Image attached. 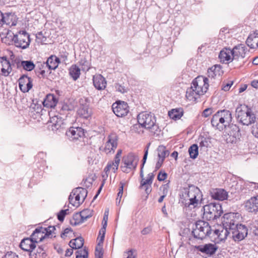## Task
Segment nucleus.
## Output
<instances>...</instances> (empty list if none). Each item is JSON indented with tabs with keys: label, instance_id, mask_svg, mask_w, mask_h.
<instances>
[{
	"label": "nucleus",
	"instance_id": "f257e3e1",
	"mask_svg": "<svg viewBox=\"0 0 258 258\" xmlns=\"http://www.w3.org/2000/svg\"><path fill=\"white\" fill-rule=\"evenodd\" d=\"M202 200V194L200 189L190 185L183 189L180 201L184 207L192 209L197 207Z\"/></svg>",
	"mask_w": 258,
	"mask_h": 258
},
{
	"label": "nucleus",
	"instance_id": "f03ea898",
	"mask_svg": "<svg viewBox=\"0 0 258 258\" xmlns=\"http://www.w3.org/2000/svg\"><path fill=\"white\" fill-rule=\"evenodd\" d=\"M209 86V80L207 78L198 76L192 81L191 87L186 90L187 99L189 101H195L200 96L207 92Z\"/></svg>",
	"mask_w": 258,
	"mask_h": 258
},
{
	"label": "nucleus",
	"instance_id": "7ed1b4c3",
	"mask_svg": "<svg viewBox=\"0 0 258 258\" xmlns=\"http://www.w3.org/2000/svg\"><path fill=\"white\" fill-rule=\"evenodd\" d=\"M228 215H225L224 220L222 222V226L214 230L213 236H214V239L217 243L225 241L228 236L231 237V230L234 227L233 225V218L228 217Z\"/></svg>",
	"mask_w": 258,
	"mask_h": 258
},
{
	"label": "nucleus",
	"instance_id": "20e7f679",
	"mask_svg": "<svg viewBox=\"0 0 258 258\" xmlns=\"http://www.w3.org/2000/svg\"><path fill=\"white\" fill-rule=\"evenodd\" d=\"M138 122L142 127L150 130L154 135H158L160 130L156 123L155 115L147 111L142 112L138 115Z\"/></svg>",
	"mask_w": 258,
	"mask_h": 258
},
{
	"label": "nucleus",
	"instance_id": "39448f33",
	"mask_svg": "<svg viewBox=\"0 0 258 258\" xmlns=\"http://www.w3.org/2000/svg\"><path fill=\"white\" fill-rule=\"evenodd\" d=\"M232 115L230 111L223 110L218 111L212 117L211 124L219 131L227 129L232 121Z\"/></svg>",
	"mask_w": 258,
	"mask_h": 258
},
{
	"label": "nucleus",
	"instance_id": "423d86ee",
	"mask_svg": "<svg viewBox=\"0 0 258 258\" xmlns=\"http://www.w3.org/2000/svg\"><path fill=\"white\" fill-rule=\"evenodd\" d=\"M236 117L238 121L244 125L254 123L256 120L255 114L252 110L245 105H239L236 109Z\"/></svg>",
	"mask_w": 258,
	"mask_h": 258
},
{
	"label": "nucleus",
	"instance_id": "0eeeda50",
	"mask_svg": "<svg viewBox=\"0 0 258 258\" xmlns=\"http://www.w3.org/2000/svg\"><path fill=\"white\" fill-rule=\"evenodd\" d=\"M192 233L194 237L203 239L206 237H212L211 226L209 223L204 221H198L196 222L195 227L193 229Z\"/></svg>",
	"mask_w": 258,
	"mask_h": 258
},
{
	"label": "nucleus",
	"instance_id": "6e6552de",
	"mask_svg": "<svg viewBox=\"0 0 258 258\" xmlns=\"http://www.w3.org/2000/svg\"><path fill=\"white\" fill-rule=\"evenodd\" d=\"M204 215L208 220H214L223 214L221 205L219 203H211L203 207Z\"/></svg>",
	"mask_w": 258,
	"mask_h": 258
},
{
	"label": "nucleus",
	"instance_id": "1a4fd4ad",
	"mask_svg": "<svg viewBox=\"0 0 258 258\" xmlns=\"http://www.w3.org/2000/svg\"><path fill=\"white\" fill-rule=\"evenodd\" d=\"M139 160V158L138 155L133 153H130L124 156L122 160V165L120 166L122 172L127 173L135 170Z\"/></svg>",
	"mask_w": 258,
	"mask_h": 258
},
{
	"label": "nucleus",
	"instance_id": "9d476101",
	"mask_svg": "<svg viewBox=\"0 0 258 258\" xmlns=\"http://www.w3.org/2000/svg\"><path fill=\"white\" fill-rule=\"evenodd\" d=\"M233 225L234 227H232L233 229L231 230V237L235 241H240L244 239L248 234L247 227L243 224H237L234 218Z\"/></svg>",
	"mask_w": 258,
	"mask_h": 258
},
{
	"label": "nucleus",
	"instance_id": "9b49d317",
	"mask_svg": "<svg viewBox=\"0 0 258 258\" xmlns=\"http://www.w3.org/2000/svg\"><path fill=\"white\" fill-rule=\"evenodd\" d=\"M30 39L29 34L25 30H22L15 34L14 45L17 47L26 49L30 45Z\"/></svg>",
	"mask_w": 258,
	"mask_h": 258
},
{
	"label": "nucleus",
	"instance_id": "f8f14e48",
	"mask_svg": "<svg viewBox=\"0 0 258 258\" xmlns=\"http://www.w3.org/2000/svg\"><path fill=\"white\" fill-rule=\"evenodd\" d=\"M114 113L118 117L126 115L129 112L128 104L124 101H116L112 106Z\"/></svg>",
	"mask_w": 258,
	"mask_h": 258
},
{
	"label": "nucleus",
	"instance_id": "ddd939ff",
	"mask_svg": "<svg viewBox=\"0 0 258 258\" xmlns=\"http://www.w3.org/2000/svg\"><path fill=\"white\" fill-rule=\"evenodd\" d=\"M143 168V166H142L140 171V177L142 180L141 181L140 187V188L145 189L146 193L149 195L152 190L151 184L152 183L154 175L153 173H150L148 174L147 178L145 179Z\"/></svg>",
	"mask_w": 258,
	"mask_h": 258
},
{
	"label": "nucleus",
	"instance_id": "4468645a",
	"mask_svg": "<svg viewBox=\"0 0 258 258\" xmlns=\"http://www.w3.org/2000/svg\"><path fill=\"white\" fill-rule=\"evenodd\" d=\"M118 137L115 133L110 134L107 137L104 151L106 153L114 151L117 146Z\"/></svg>",
	"mask_w": 258,
	"mask_h": 258
},
{
	"label": "nucleus",
	"instance_id": "2eb2a0df",
	"mask_svg": "<svg viewBox=\"0 0 258 258\" xmlns=\"http://www.w3.org/2000/svg\"><path fill=\"white\" fill-rule=\"evenodd\" d=\"M19 86L22 92H28L32 88V80L27 76L23 75L19 79Z\"/></svg>",
	"mask_w": 258,
	"mask_h": 258
},
{
	"label": "nucleus",
	"instance_id": "dca6fc26",
	"mask_svg": "<svg viewBox=\"0 0 258 258\" xmlns=\"http://www.w3.org/2000/svg\"><path fill=\"white\" fill-rule=\"evenodd\" d=\"M196 248L198 251L210 256L215 253L218 247L215 244L207 243L196 246Z\"/></svg>",
	"mask_w": 258,
	"mask_h": 258
},
{
	"label": "nucleus",
	"instance_id": "f3484780",
	"mask_svg": "<svg viewBox=\"0 0 258 258\" xmlns=\"http://www.w3.org/2000/svg\"><path fill=\"white\" fill-rule=\"evenodd\" d=\"M233 58L238 60L240 58H243L246 53L248 52L247 47L242 44L235 46L232 49Z\"/></svg>",
	"mask_w": 258,
	"mask_h": 258
},
{
	"label": "nucleus",
	"instance_id": "a211bd4d",
	"mask_svg": "<svg viewBox=\"0 0 258 258\" xmlns=\"http://www.w3.org/2000/svg\"><path fill=\"white\" fill-rule=\"evenodd\" d=\"M122 153L121 150H118L116 154L115 155L114 161L112 162L108 163L107 166L105 168L104 171L106 173L107 176V172L110 170L115 173L118 169V167L120 161V156Z\"/></svg>",
	"mask_w": 258,
	"mask_h": 258
},
{
	"label": "nucleus",
	"instance_id": "6ab92c4d",
	"mask_svg": "<svg viewBox=\"0 0 258 258\" xmlns=\"http://www.w3.org/2000/svg\"><path fill=\"white\" fill-rule=\"evenodd\" d=\"M66 136L72 140L78 139L84 135V130L82 127H71L66 132Z\"/></svg>",
	"mask_w": 258,
	"mask_h": 258
},
{
	"label": "nucleus",
	"instance_id": "aec40b11",
	"mask_svg": "<svg viewBox=\"0 0 258 258\" xmlns=\"http://www.w3.org/2000/svg\"><path fill=\"white\" fill-rule=\"evenodd\" d=\"M246 211L251 213L258 211V196L251 198L244 203Z\"/></svg>",
	"mask_w": 258,
	"mask_h": 258
},
{
	"label": "nucleus",
	"instance_id": "412c9836",
	"mask_svg": "<svg viewBox=\"0 0 258 258\" xmlns=\"http://www.w3.org/2000/svg\"><path fill=\"white\" fill-rule=\"evenodd\" d=\"M233 57V53L232 49L230 48H225L222 49L219 54V58L220 61L225 63H229L234 59Z\"/></svg>",
	"mask_w": 258,
	"mask_h": 258
},
{
	"label": "nucleus",
	"instance_id": "4be33fe9",
	"mask_svg": "<svg viewBox=\"0 0 258 258\" xmlns=\"http://www.w3.org/2000/svg\"><path fill=\"white\" fill-rule=\"evenodd\" d=\"M258 188V183L253 182L244 181L239 180L236 184V189L238 192L242 191L245 188L249 190H253V188Z\"/></svg>",
	"mask_w": 258,
	"mask_h": 258
},
{
	"label": "nucleus",
	"instance_id": "5701e85b",
	"mask_svg": "<svg viewBox=\"0 0 258 258\" xmlns=\"http://www.w3.org/2000/svg\"><path fill=\"white\" fill-rule=\"evenodd\" d=\"M210 194L213 199L219 201L226 200L228 197L227 191L222 188L212 189L210 190Z\"/></svg>",
	"mask_w": 258,
	"mask_h": 258
},
{
	"label": "nucleus",
	"instance_id": "b1692460",
	"mask_svg": "<svg viewBox=\"0 0 258 258\" xmlns=\"http://www.w3.org/2000/svg\"><path fill=\"white\" fill-rule=\"evenodd\" d=\"M93 85L99 90H104L106 88L105 79L100 74H96L93 78Z\"/></svg>",
	"mask_w": 258,
	"mask_h": 258
},
{
	"label": "nucleus",
	"instance_id": "393cba45",
	"mask_svg": "<svg viewBox=\"0 0 258 258\" xmlns=\"http://www.w3.org/2000/svg\"><path fill=\"white\" fill-rule=\"evenodd\" d=\"M20 247L25 251L30 252L31 250H33L36 247V243L31 238H24L22 240L20 244Z\"/></svg>",
	"mask_w": 258,
	"mask_h": 258
},
{
	"label": "nucleus",
	"instance_id": "a878e982",
	"mask_svg": "<svg viewBox=\"0 0 258 258\" xmlns=\"http://www.w3.org/2000/svg\"><path fill=\"white\" fill-rule=\"evenodd\" d=\"M2 41L8 45L15 44V34L11 31L8 30L6 32L0 34Z\"/></svg>",
	"mask_w": 258,
	"mask_h": 258
},
{
	"label": "nucleus",
	"instance_id": "bb28decb",
	"mask_svg": "<svg viewBox=\"0 0 258 258\" xmlns=\"http://www.w3.org/2000/svg\"><path fill=\"white\" fill-rule=\"evenodd\" d=\"M44 230H45L43 227H39L36 228L31 235V238L35 243L41 242L45 238V235H44Z\"/></svg>",
	"mask_w": 258,
	"mask_h": 258
},
{
	"label": "nucleus",
	"instance_id": "cd10ccee",
	"mask_svg": "<svg viewBox=\"0 0 258 258\" xmlns=\"http://www.w3.org/2000/svg\"><path fill=\"white\" fill-rule=\"evenodd\" d=\"M50 122L52 124L51 129L54 131H57L61 128L63 125V120L59 115L50 117Z\"/></svg>",
	"mask_w": 258,
	"mask_h": 258
},
{
	"label": "nucleus",
	"instance_id": "c85d7f7f",
	"mask_svg": "<svg viewBox=\"0 0 258 258\" xmlns=\"http://www.w3.org/2000/svg\"><path fill=\"white\" fill-rule=\"evenodd\" d=\"M246 43L250 48L258 47V31L250 34L246 39Z\"/></svg>",
	"mask_w": 258,
	"mask_h": 258
},
{
	"label": "nucleus",
	"instance_id": "c756f323",
	"mask_svg": "<svg viewBox=\"0 0 258 258\" xmlns=\"http://www.w3.org/2000/svg\"><path fill=\"white\" fill-rule=\"evenodd\" d=\"M59 63V58L55 55H52L47 58L44 64L49 70H54L57 68Z\"/></svg>",
	"mask_w": 258,
	"mask_h": 258
},
{
	"label": "nucleus",
	"instance_id": "7c9ffc66",
	"mask_svg": "<svg viewBox=\"0 0 258 258\" xmlns=\"http://www.w3.org/2000/svg\"><path fill=\"white\" fill-rule=\"evenodd\" d=\"M0 65L2 67L1 71L3 75L6 77L8 76L12 70L10 61L6 58H3L0 60Z\"/></svg>",
	"mask_w": 258,
	"mask_h": 258
},
{
	"label": "nucleus",
	"instance_id": "2f4dec72",
	"mask_svg": "<svg viewBox=\"0 0 258 258\" xmlns=\"http://www.w3.org/2000/svg\"><path fill=\"white\" fill-rule=\"evenodd\" d=\"M208 76L209 78H214L219 77L222 74V71L220 65H215L208 70Z\"/></svg>",
	"mask_w": 258,
	"mask_h": 258
},
{
	"label": "nucleus",
	"instance_id": "473e14b6",
	"mask_svg": "<svg viewBox=\"0 0 258 258\" xmlns=\"http://www.w3.org/2000/svg\"><path fill=\"white\" fill-rule=\"evenodd\" d=\"M57 103V100L53 94L47 95L43 101V105L48 108L54 107Z\"/></svg>",
	"mask_w": 258,
	"mask_h": 258
},
{
	"label": "nucleus",
	"instance_id": "72a5a7b5",
	"mask_svg": "<svg viewBox=\"0 0 258 258\" xmlns=\"http://www.w3.org/2000/svg\"><path fill=\"white\" fill-rule=\"evenodd\" d=\"M30 258H45L46 256L45 250L42 246L38 247L29 252Z\"/></svg>",
	"mask_w": 258,
	"mask_h": 258
},
{
	"label": "nucleus",
	"instance_id": "f704fd0d",
	"mask_svg": "<svg viewBox=\"0 0 258 258\" xmlns=\"http://www.w3.org/2000/svg\"><path fill=\"white\" fill-rule=\"evenodd\" d=\"M197 142L199 144L201 150L205 151L211 145L210 139L204 136H200Z\"/></svg>",
	"mask_w": 258,
	"mask_h": 258
},
{
	"label": "nucleus",
	"instance_id": "c9c22d12",
	"mask_svg": "<svg viewBox=\"0 0 258 258\" xmlns=\"http://www.w3.org/2000/svg\"><path fill=\"white\" fill-rule=\"evenodd\" d=\"M227 128L230 130L228 131V135L233 137L235 139H239L240 133L239 128L238 126L236 124H230V123H229V126H228Z\"/></svg>",
	"mask_w": 258,
	"mask_h": 258
},
{
	"label": "nucleus",
	"instance_id": "e433bc0d",
	"mask_svg": "<svg viewBox=\"0 0 258 258\" xmlns=\"http://www.w3.org/2000/svg\"><path fill=\"white\" fill-rule=\"evenodd\" d=\"M84 245V239L82 237H79L72 239L70 241L69 245L73 249H80Z\"/></svg>",
	"mask_w": 258,
	"mask_h": 258
},
{
	"label": "nucleus",
	"instance_id": "4c0bfd02",
	"mask_svg": "<svg viewBox=\"0 0 258 258\" xmlns=\"http://www.w3.org/2000/svg\"><path fill=\"white\" fill-rule=\"evenodd\" d=\"M183 114V111L182 108L173 109L168 112V115L170 118L175 120L180 119Z\"/></svg>",
	"mask_w": 258,
	"mask_h": 258
},
{
	"label": "nucleus",
	"instance_id": "58836bf2",
	"mask_svg": "<svg viewBox=\"0 0 258 258\" xmlns=\"http://www.w3.org/2000/svg\"><path fill=\"white\" fill-rule=\"evenodd\" d=\"M79 63L83 71L87 72L90 69L91 63L85 56H81Z\"/></svg>",
	"mask_w": 258,
	"mask_h": 258
},
{
	"label": "nucleus",
	"instance_id": "ea45409f",
	"mask_svg": "<svg viewBox=\"0 0 258 258\" xmlns=\"http://www.w3.org/2000/svg\"><path fill=\"white\" fill-rule=\"evenodd\" d=\"M84 222L80 212L75 213L73 217L70 219V224L72 226H77Z\"/></svg>",
	"mask_w": 258,
	"mask_h": 258
},
{
	"label": "nucleus",
	"instance_id": "a19ab883",
	"mask_svg": "<svg viewBox=\"0 0 258 258\" xmlns=\"http://www.w3.org/2000/svg\"><path fill=\"white\" fill-rule=\"evenodd\" d=\"M77 112L80 116L86 119L90 117L92 113L91 109L89 107H80Z\"/></svg>",
	"mask_w": 258,
	"mask_h": 258
},
{
	"label": "nucleus",
	"instance_id": "79ce46f5",
	"mask_svg": "<svg viewBox=\"0 0 258 258\" xmlns=\"http://www.w3.org/2000/svg\"><path fill=\"white\" fill-rule=\"evenodd\" d=\"M69 74L74 80H76L80 77V69L76 65H73L69 70Z\"/></svg>",
	"mask_w": 258,
	"mask_h": 258
},
{
	"label": "nucleus",
	"instance_id": "37998d69",
	"mask_svg": "<svg viewBox=\"0 0 258 258\" xmlns=\"http://www.w3.org/2000/svg\"><path fill=\"white\" fill-rule=\"evenodd\" d=\"M19 67H22L23 68L27 71H31L34 69L35 65L31 61L23 60L21 61L19 64Z\"/></svg>",
	"mask_w": 258,
	"mask_h": 258
},
{
	"label": "nucleus",
	"instance_id": "c03bdc74",
	"mask_svg": "<svg viewBox=\"0 0 258 258\" xmlns=\"http://www.w3.org/2000/svg\"><path fill=\"white\" fill-rule=\"evenodd\" d=\"M199 147L197 144L192 145L188 149V153L190 157L192 159H196L199 154Z\"/></svg>",
	"mask_w": 258,
	"mask_h": 258
},
{
	"label": "nucleus",
	"instance_id": "a18cd8bd",
	"mask_svg": "<svg viewBox=\"0 0 258 258\" xmlns=\"http://www.w3.org/2000/svg\"><path fill=\"white\" fill-rule=\"evenodd\" d=\"M13 17L14 15H12L11 13H6L5 14H4V20H3V25L6 24L7 25L12 26L16 25V23L14 22H12Z\"/></svg>",
	"mask_w": 258,
	"mask_h": 258
},
{
	"label": "nucleus",
	"instance_id": "49530a36",
	"mask_svg": "<svg viewBox=\"0 0 258 258\" xmlns=\"http://www.w3.org/2000/svg\"><path fill=\"white\" fill-rule=\"evenodd\" d=\"M158 157L159 159H163L164 160L166 157L168 156L169 152L163 146H160L158 148Z\"/></svg>",
	"mask_w": 258,
	"mask_h": 258
},
{
	"label": "nucleus",
	"instance_id": "de8ad7c7",
	"mask_svg": "<svg viewBox=\"0 0 258 258\" xmlns=\"http://www.w3.org/2000/svg\"><path fill=\"white\" fill-rule=\"evenodd\" d=\"M76 192L78 194L82 202H84L87 195V190L84 188L77 187L76 188Z\"/></svg>",
	"mask_w": 258,
	"mask_h": 258
},
{
	"label": "nucleus",
	"instance_id": "09e8293b",
	"mask_svg": "<svg viewBox=\"0 0 258 258\" xmlns=\"http://www.w3.org/2000/svg\"><path fill=\"white\" fill-rule=\"evenodd\" d=\"M250 230L255 235H258V220L252 221L249 225Z\"/></svg>",
	"mask_w": 258,
	"mask_h": 258
},
{
	"label": "nucleus",
	"instance_id": "8fccbe9b",
	"mask_svg": "<svg viewBox=\"0 0 258 258\" xmlns=\"http://www.w3.org/2000/svg\"><path fill=\"white\" fill-rule=\"evenodd\" d=\"M88 252L86 249H81L76 251V258H88Z\"/></svg>",
	"mask_w": 258,
	"mask_h": 258
},
{
	"label": "nucleus",
	"instance_id": "3c124183",
	"mask_svg": "<svg viewBox=\"0 0 258 258\" xmlns=\"http://www.w3.org/2000/svg\"><path fill=\"white\" fill-rule=\"evenodd\" d=\"M79 103L80 104V107H89L90 99L88 98L83 97L79 99Z\"/></svg>",
	"mask_w": 258,
	"mask_h": 258
},
{
	"label": "nucleus",
	"instance_id": "603ef678",
	"mask_svg": "<svg viewBox=\"0 0 258 258\" xmlns=\"http://www.w3.org/2000/svg\"><path fill=\"white\" fill-rule=\"evenodd\" d=\"M84 221L92 216V212L89 209H85L80 212Z\"/></svg>",
	"mask_w": 258,
	"mask_h": 258
},
{
	"label": "nucleus",
	"instance_id": "864d4df0",
	"mask_svg": "<svg viewBox=\"0 0 258 258\" xmlns=\"http://www.w3.org/2000/svg\"><path fill=\"white\" fill-rule=\"evenodd\" d=\"M44 235H45V238L50 235L52 232L55 230V227L54 226H50L47 227H43Z\"/></svg>",
	"mask_w": 258,
	"mask_h": 258
},
{
	"label": "nucleus",
	"instance_id": "5fc2aeb1",
	"mask_svg": "<svg viewBox=\"0 0 258 258\" xmlns=\"http://www.w3.org/2000/svg\"><path fill=\"white\" fill-rule=\"evenodd\" d=\"M136 252L135 249H130L123 253L124 258H136V254H134V252Z\"/></svg>",
	"mask_w": 258,
	"mask_h": 258
},
{
	"label": "nucleus",
	"instance_id": "6e6d98bb",
	"mask_svg": "<svg viewBox=\"0 0 258 258\" xmlns=\"http://www.w3.org/2000/svg\"><path fill=\"white\" fill-rule=\"evenodd\" d=\"M69 210H61L58 214H57V219L59 221L62 222L64 220L65 216L68 214Z\"/></svg>",
	"mask_w": 258,
	"mask_h": 258
},
{
	"label": "nucleus",
	"instance_id": "4d7b16f0",
	"mask_svg": "<svg viewBox=\"0 0 258 258\" xmlns=\"http://www.w3.org/2000/svg\"><path fill=\"white\" fill-rule=\"evenodd\" d=\"M95 257L96 258H102L103 257V252L102 251V246H97L95 249Z\"/></svg>",
	"mask_w": 258,
	"mask_h": 258
},
{
	"label": "nucleus",
	"instance_id": "13d9d810",
	"mask_svg": "<svg viewBox=\"0 0 258 258\" xmlns=\"http://www.w3.org/2000/svg\"><path fill=\"white\" fill-rule=\"evenodd\" d=\"M115 88L116 91L121 93H124L127 91V89L126 88H125L124 86H121L119 84H116L115 85Z\"/></svg>",
	"mask_w": 258,
	"mask_h": 258
},
{
	"label": "nucleus",
	"instance_id": "bf43d9fd",
	"mask_svg": "<svg viewBox=\"0 0 258 258\" xmlns=\"http://www.w3.org/2000/svg\"><path fill=\"white\" fill-rule=\"evenodd\" d=\"M76 188L73 189V191L70 194L69 197V200L70 203V204H72L74 206H76V203L75 202H74L75 199V195H76Z\"/></svg>",
	"mask_w": 258,
	"mask_h": 258
},
{
	"label": "nucleus",
	"instance_id": "052dcab7",
	"mask_svg": "<svg viewBox=\"0 0 258 258\" xmlns=\"http://www.w3.org/2000/svg\"><path fill=\"white\" fill-rule=\"evenodd\" d=\"M213 112V110L211 108L205 109L202 112V115L205 117L209 116Z\"/></svg>",
	"mask_w": 258,
	"mask_h": 258
},
{
	"label": "nucleus",
	"instance_id": "680f3d73",
	"mask_svg": "<svg viewBox=\"0 0 258 258\" xmlns=\"http://www.w3.org/2000/svg\"><path fill=\"white\" fill-rule=\"evenodd\" d=\"M232 85V81H229V82L225 84L223 83L222 85V89L225 91H227L230 89Z\"/></svg>",
	"mask_w": 258,
	"mask_h": 258
},
{
	"label": "nucleus",
	"instance_id": "e2e57ef3",
	"mask_svg": "<svg viewBox=\"0 0 258 258\" xmlns=\"http://www.w3.org/2000/svg\"><path fill=\"white\" fill-rule=\"evenodd\" d=\"M167 176V174L165 172H160L158 175V180L159 181L164 180Z\"/></svg>",
	"mask_w": 258,
	"mask_h": 258
},
{
	"label": "nucleus",
	"instance_id": "0e129e2a",
	"mask_svg": "<svg viewBox=\"0 0 258 258\" xmlns=\"http://www.w3.org/2000/svg\"><path fill=\"white\" fill-rule=\"evenodd\" d=\"M3 258H19L18 255L12 252H7Z\"/></svg>",
	"mask_w": 258,
	"mask_h": 258
},
{
	"label": "nucleus",
	"instance_id": "69168bd1",
	"mask_svg": "<svg viewBox=\"0 0 258 258\" xmlns=\"http://www.w3.org/2000/svg\"><path fill=\"white\" fill-rule=\"evenodd\" d=\"M75 195L74 202L76 203V206H78L80 204L82 203L83 202H82L81 199H80L79 195L78 193Z\"/></svg>",
	"mask_w": 258,
	"mask_h": 258
},
{
	"label": "nucleus",
	"instance_id": "338daca9",
	"mask_svg": "<svg viewBox=\"0 0 258 258\" xmlns=\"http://www.w3.org/2000/svg\"><path fill=\"white\" fill-rule=\"evenodd\" d=\"M152 231V228L150 226H148L144 228L141 231V233L143 235H147L150 233Z\"/></svg>",
	"mask_w": 258,
	"mask_h": 258
},
{
	"label": "nucleus",
	"instance_id": "774afa93",
	"mask_svg": "<svg viewBox=\"0 0 258 258\" xmlns=\"http://www.w3.org/2000/svg\"><path fill=\"white\" fill-rule=\"evenodd\" d=\"M104 237H105V235L99 234V236L97 238V239L98 240V244H97L98 246H102L103 242V241L104 239Z\"/></svg>",
	"mask_w": 258,
	"mask_h": 258
}]
</instances>
